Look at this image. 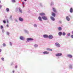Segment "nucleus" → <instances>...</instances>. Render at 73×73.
Instances as JSON below:
<instances>
[{"label": "nucleus", "instance_id": "f257e3e1", "mask_svg": "<svg viewBox=\"0 0 73 73\" xmlns=\"http://www.w3.org/2000/svg\"><path fill=\"white\" fill-rule=\"evenodd\" d=\"M33 39L31 38H27V41H26V42H29V41H33Z\"/></svg>", "mask_w": 73, "mask_h": 73}, {"label": "nucleus", "instance_id": "f03ea898", "mask_svg": "<svg viewBox=\"0 0 73 73\" xmlns=\"http://www.w3.org/2000/svg\"><path fill=\"white\" fill-rule=\"evenodd\" d=\"M42 18L44 20H48V18L47 17L45 16H42Z\"/></svg>", "mask_w": 73, "mask_h": 73}, {"label": "nucleus", "instance_id": "7ed1b4c3", "mask_svg": "<svg viewBox=\"0 0 73 73\" xmlns=\"http://www.w3.org/2000/svg\"><path fill=\"white\" fill-rule=\"evenodd\" d=\"M48 39H49L50 40H52L53 39V35H50L48 36Z\"/></svg>", "mask_w": 73, "mask_h": 73}, {"label": "nucleus", "instance_id": "20e7f679", "mask_svg": "<svg viewBox=\"0 0 73 73\" xmlns=\"http://www.w3.org/2000/svg\"><path fill=\"white\" fill-rule=\"evenodd\" d=\"M62 55V54L60 53H58L56 54V56L57 57H60V56H61Z\"/></svg>", "mask_w": 73, "mask_h": 73}, {"label": "nucleus", "instance_id": "39448f33", "mask_svg": "<svg viewBox=\"0 0 73 73\" xmlns=\"http://www.w3.org/2000/svg\"><path fill=\"white\" fill-rule=\"evenodd\" d=\"M67 57L70 58H72L73 57V56L71 54H68L67 55Z\"/></svg>", "mask_w": 73, "mask_h": 73}, {"label": "nucleus", "instance_id": "423d86ee", "mask_svg": "<svg viewBox=\"0 0 73 73\" xmlns=\"http://www.w3.org/2000/svg\"><path fill=\"white\" fill-rule=\"evenodd\" d=\"M66 20H67V21H70V17L69 16H67L66 17Z\"/></svg>", "mask_w": 73, "mask_h": 73}, {"label": "nucleus", "instance_id": "0eeeda50", "mask_svg": "<svg viewBox=\"0 0 73 73\" xmlns=\"http://www.w3.org/2000/svg\"><path fill=\"white\" fill-rule=\"evenodd\" d=\"M39 15H40V16H41L42 17L44 16L45 15V13H42L39 14Z\"/></svg>", "mask_w": 73, "mask_h": 73}, {"label": "nucleus", "instance_id": "6e6552de", "mask_svg": "<svg viewBox=\"0 0 73 73\" xmlns=\"http://www.w3.org/2000/svg\"><path fill=\"white\" fill-rule=\"evenodd\" d=\"M38 19L40 21H42V17H41L40 16H39L38 17Z\"/></svg>", "mask_w": 73, "mask_h": 73}, {"label": "nucleus", "instance_id": "1a4fd4ad", "mask_svg": "<svg viewBox=\"0 0 73 73\" xmlns=\"http://www.w3.org/2000/svg\"><path fill=\"white\" fill-rule=\"evenodd\" d=\"M69 68L70 69H73V64H70L69 66Z\"/></svg>", "mask_w": 73, "mask_h": 73}, {"label": "nucleus", "instance_id": "9d476101", "mask_svg": "<svg viewBox=\"0 0 73 73\" xmlns=\"http://www.w3.org/2000/svg\"><path fill=\"white\" fill-rule=\"evenodd\" d=\"M48 35L46 34L44 35H43V37L44 38H48Z\"/></svg>", "mask_w": 73, "mask_h": 73}, {"label": "nucleus", "instance_id": "9b49d317", "mask_svg": "<svg viewBox=\"0 0 73 73\" xmlns=\"http://www.w3.org/2000/svg\"><path fill=\"white\" fill-rule=\"evenodd\" d=\"M55 45L57 47H60V45L58 42L55 43Z\"/></svg>", "mask_w": 73, "mask_h": 73}, {"label": "nucleus", "instance_id": "f8f14e48", "mask_svg": "<svg viewBox=\"0 0 73 73\" xmlns=\"http://www.w3.org/2000/svg\"><path fill=\"white\" fill-rule=\"evenodd\" d=\"M50 19L52 21H55V19L52 16L50 17Z\"/></svg>", "mask_w": 73, "mask_h": 73}, {"label": "nucleus", "instance_id": "ddd939ff", "mask_svg": "<svg viewBox=\"0 0 73 73\" xmlns=\"http://www.w3.org/2000/svg\"><path fill=\"white\" fill-rule=\"evenodd\" d=\"M19 20L20 21H23L24 20V19L21 17H19Z\"/></svg>", "mask_w": 73, "mask_h": 73}, {"label": "nucleus", "instance_id": "4468645a", "mask_svg": "<svg viewBox=\"0 0 73 73\" xmlns=\"http://www.w3.org/2000/svg\"><path fill=\"white\" fill-rule=\"evenodd\" d=\"M20 39L21 40H24V38L23 36H21L20 37Z\"/></svg>", "mask_w": 73, "mask_h": 73}, {"label": "nucleus", "instance_id": "2eb2a0df", "mask_svg": "<svg viewBox=\"0 0 73 73\" xmlns=\"http://www.w3.org/2000/svg\"><path fill=\"white\" fill-rule=\"evenodd\" d=\"M19 10L20 13H23V11L20 7H19Z\"/></svg>", "mask_w": 73, "mask_h": 73}, {"label": "nucleus", "instance_id": "dca6fc26", "mask_svg": "<svg viewBox=\"0 0 73 73\" xmlns=\"http://www.w3.org/2000/svg\"><path fill=\"white\" fill-rule=\"evenodd\" d=\"M49 52L48 51H44V52H43V54H49Z\"/></svg>", "mask_w": 73, "mask_h": 73}, {"label": "nucleus", "instance_id": "f3484780", "mask_svg": "<svg viewBox=\"0 0 73 73\" xmlns=\"http://www.w3.org/2000/svg\"><path fill=\"white\" fill-rule=\"evenodd\" d=\"M24 31L26 33H27V34H29V31H28V30L25 29L24 30Z\"/></svg>", "mask_w": 73, "mask_h": 73}, {"label": "nucleus", "instance_id": "a211bd4d", "mask_svg": "<svg viewBox=\"0 0 73 73\" xmlns=\"http://www.w3.org/2000/svg\"><path fill=\"white\" fill-rule=\"evenodd\" d=\"M52 15L53 17H55L56 16V14L53 13V12H52Z\"/></svg>", "mask_w": 73, "mask_h": 73}, {"label": "nucleus", "instance_id": "6ab92c4d", "mask_svg": "<svg viewBox=\"0 0 73 73\" xmlns=\"http://www.w3.org/2000/svg\"><path fill=\"white\" fill-rule=\"evenodd\" d=\"M58 35L59 36H61L62 35V33L61 32H60L58 33Z\"/></svg>", "mask_w": 73, "mask_h": 73}, {"label": "nucleus", "instance_id": "aec40b11", "mask_svg": "<svg viewBox=\"0 0 73 73\" xmlns=\"http://www.w3.org/2000/svg\"><path fill=\"white\" fill-rule=\"evenodd\" d=\"M73 9L72 8H70V13H72L73 12Z\"/></svg>", "mask_w": 73, "mask_h": 73}, {"label": "nucleus", "instance_id": "412c9836", "mask_svg": "<svg viewBox=\"0 0 73 73\" xmlns=\"http://www.w3.org/2000/svg\"><path fill=\"white\" fill-rule=\"evenodd\" d=\"M58 31H61L62 30V27H59L58 28Z\"/></svg>", "mask_w": 73, "mask_h": 73}, {"label": "nucleus", "instance_id": "4be33fe9", "mask_svg": "<svg viewBox=\"0 0 73 73\" xmlns=\"http://www.w3.org/2000/svg\"><path fill=\"white\" fill-rule=\"evenodd\" d=\"M47 50H48L49 51H53V50H52V49H50L49 48H47L46 49Z\"/></svg>", "mask_w": 73, "mask_h": 73}, {"label": "nucleus", "instance_id": "5701e85b", "mask_svg": "<svg viewBox=\"0 0 73 73\" xmlns=\"http://www.w3.org/2000/svg\"><path fill=\"white\" fill-rule=\"evenodd\" d=\"M51 7H52L53 5H54V3L53 2H51L50 4Z\"/></svg>", "mask_w": 73, "mask_h": 73}, {"label": "nucleus", "instance_id": "b1692460", "mask_svg": "<svg viewBox=\"0 0 73 73\" xmlns=\"http://www.w3.org/2000/svg\"><path fill=\"white\" fill-rule=\"evenodd\" d=\"M33 26L35 28H37V25L36 24H34L33 25Z\"/></svg>", "mask_w": 73, "mask_h": 73}, {"label": "nucleus", "instance_id": "393cba45", "mask_svg": "<svg viewBox=\"0 0 73 73\" xmlns=\"http://www.w3.org/2000/svg\"><path fill=\"white\" fill-rule=\"evenodd\" d=\"M6 10L7 12H8L9 11V9L8 8H6Z\"/></svg>", "mask_w": 73, "mask_h": 73}, {"label": "nucleus", "instance_id": "a878e982", "mask_svg": "<svg viewBox=\"0 0 73 73\" xmlns=\"http://www.w3.org/2000/svg\"><path fill=\"white\" fill-rule=\"evenodd\" d=\"M53 10L54 12H55V13H56L57 12L56 11V9H55L54 8H53Z\"/></svg>", "mask_w": 73, "mask_h": 73}, {"label": "nucleus", "instance_id": "bb28decb", "mask_svg": "<svg viewBox=\"0 0 73 73\" xmlns=\"http://www.w3.org/2000/svg\"><path fill=\"white\" fill-rule=\"evenodd\" d=\"M34 46L35 48H37V47H38V45L37 44H35L34 45Z\"/></svg>", "mask_w": 73, "mask_h": 73}, {"label": "nucleus", "instance_id": "cd10ccee", "mask_svg": "<svg viewBox=\"0 0 73 73\" xmlns=\"http://www.w3.org/2000/svg\"><path fill=\"white\" fill-rule=\"evenodd\" d=\"M62 36H65L66 35V33L65 32H63L62 33Z\"/></svg>", "mask_w": 73, "mask_h": 73}, {"label": "nucleus", "instance_id": "c85d7f7f", "mask_svg": "<svg viewBox=\"0 0 73 73\" xmlns=\"http://www.w3.org/2000/svg\"><path fill=\"white\" fill-rule=\"evenodd\" d=\"M9 19L11 20H13V19H12V15L10 16Z\"/></svg>", "mask_w": 73, "mask_h": 73}, {"label": "nucleus", "instance_id": "c756f323", "mask_svg": "<svg viewBox=\"0 0 73 73\" xmlns=\"http://www.w3.org/2000/svg\"><path fill=\"white\" fill-rule=\"evenodd\" d=\"M67 36L68 37H70V33H69L67 34Z\"/></svg>", "mask_w": 73, "mask_h": 73}, {"label": "nucleus", "instance_id": "7c9ffc66", "mask_svg": "<svg viewBox=\"0 0 73 73\" xmlns=\"http://www.w3.org/2000/svg\"><path fill=\"white\" fill-rule=\"evenodd\" d=\"M39 5L40 6V7H42V4L41 3H38Z\"/></svg>", "mask_w": 73, "mask_h": 73}, {"label": "nucleus", "instance_id": "2f4dec72", "mask_svg": "<svg viewBox=\"0 0 73 73\" xmlns=\"http://www.w3.org/2000/svg\"><path fill=\"white\" fill-rule=\"evenodd\" d=\"M3 46L4 47H5V46H6V44H5V43H4L3 44Z\"/></svg>", "mask_w": 73, "mask_h": 73}, {"label": "nucleus", "instance_id": "473e14b6", "mask_svg": "<svg viewBox=\"0 0 73 73\" xmlns=\"http://www.w3.org/2000/svg\"><path fill=\"white\" fill-rule=\"evenodd\" d=\"M2 32L3 33H4V32H5V30L4 29H2Z\"/></svg>", "mask_w": 73, "mask_h": 73}, {"label": "nucleus", "instance_id": "72a5a7b5", "mask_svg": "<svg viewBox=\"0 0 73 73\" xmlns=\"http://www.w3.org/2000/svg\"><path fill=\"white\" fill-rule=\"evenodd\" d=\"M0 28L1 29H3L4 28V27H3V25H1L0 26Z\"/></svg>", "mask_w": 73, "mask_h": 73}, {"label": "nucleus", "instance_id": "f704fd0d", "mask_svg": "<svg viewBox=\"0 0 73 73\" xmlns=\"http://www.w3.org/2000/svg\"><path fill=\"white\" fill-rule=\"evenodd\" d=\"M3 23L4 24H5L6 23V21H5V20H4L3 21Z\"/></svg>", "mask_w": 73, "mask_h": 73}, {"label": "nucleus", "instance_id": "c9c22d12", "mask_svg": "<svg viewBox=\"0 0 73 73\" xmlns=\"http://www.w3.org/2000/svg\"><path fill=\"white\" fill-rule=\"evenodd\" d=\"M6 34L7 35H9V32H7Z\"/></svg>", "mask_w": 73, "mask_h": 73}, {"label": "nucleus", "instance_id": "e433bc0d", "mask_svg": "<svg viewBox=\"0 0 73 73\" xmlns=\"http://www.w3.org/2000/svg\"><path fill=\"white\" fill-rule=\"evenodd\" d=\"M12 3H15V0H12Z\"/></svg>", "mask_w": 73, "mask_h": 73}, {"label": "nucleus", "instance_id": "4c0bfd02", "mask_svg": "<svg viewBox=\"0 0 73 73\" xmlns=\"http://www.w3.org/2000/svg\"><path fill=\"white\" fill-rule=\"evenodd\" d=\"M1 59L2 61H4V58H2Z\"/></svg>", "mask_w": 73, "mask_h": 73}, {"label": "nucleus", "instance_id": "58836bf2", "mask_svg": "<svg viewBox=\"0 0 73 73\" xmlns=\"http://www.w3.org/2000/svg\"><path fill=\"white\" fill-rule=\"evenodd\" d=\"M15 21H16V22H18V21L16 19H15Z\"/></svg>", "mask_w": 73, "mask_h": 73}, {"label": "nucleus", "instance_id": "ea45409f", "mask_svg": "<svg viewBox=\"0 0 73 73\" xmlns=\"http://www.w3.org/2000/svg\"><path fill=\"white\" fill-rule=\"evenodd\" d=\"M10 44L11 46H12V42H10Z\"/></svg>", "mask_w": 73, "mask_h": 73}, {"label": "nucleus", "instance_id": "a19ab883", "mask_svg": "<svg viewBox=\"0 0 73 73\" xmlns=\"http://www.w3.org/2000/svg\"><path fill=\"white\" fill-rule=\"evenodd\" d=\"M6 27H7V28H9V25H6Z\"/></svg>", "mask_w": 73, "mask_h": 73}, {"label": "nucleus", "instance_id": "79ce46f5", "mask_svg": "<svg viewBox=\"0 0 73 73\" xmlns=\"http://www.w3.org/2000/svg\"><path fill=\"white\" fill-rule=\"evenodd\" d=\"M7 24H9V21H8V20H7Z\"/></svg>", "mask_w": 73, "mask_h": 73}, {"label": "nucleus", "instance_id": "37998d69", "mask_svg": "<svg viewBox=\"0 0 73 73\" xmlns=\"http://www.w3.org/2000/svg\"><path fill=\"white\" fill-rule=\"evenodd\" d=\"M71 37L73 38V35H71Z\"/></svg>", "mask_w": 73, "mask_h": 73}, {"label": "nucleus", "instance_id": "c03bdc74", "mask_svg": "<svg viewBox=\"0 0 73 73\" xmlns=\"http://www.w3.org/2000/svg\"><path fill=\"white\" fill-rule=\"evenodd\" d=\"M15 68H16V69H17V65L15 66Z\"/></svg>", "mask_w": 73, "mask_h": 73}, {"label": "nucleus", "instance_id": "a18cd8bd", "mask_svg": "<svg viewBox=\"0 0 73 73\" xmlns=\"http://www.w3.org/2000/svg\"><path fill=\"white\" fill-rule=\"evenodd\" d=\"M59 23H62V22H61V21H59Z\"/></svg>", "mask_w": 73, "mask_h": 73}, {"label": "nucleus", "instance_id": "49530a36", "mask_svg": "<svg viewBox=\"0 0 73 73\" xmlns=\"http://www.w3.org/2000/svg\"><path fill=\"white\" fill-rule=\"evenodd\" d=\"M2 7V5H0V9H1V8Z\"/></svg>", "mask_w": 73, "mask_h": 73}, {"label": "nucleus", "instance_id": "de8ad7c7", "mask_svg": "<svg viewBox=\"0 0 73 73\" xmlns=\"http://www.w3.org/2000/svg\"><path fill=\"white\" fill-rule=\"evenodd\" d=\"M13 63L12 62V63H11V65H13Z\"/></svg>", "mask_w": 73, "mask_h": 73}, {"label": "nucleus", "instance_id": "09e8293b", "mask_svg": "<svg viewBox=\"0 0 73 73\" xmlns=\"http://www.w3.org/2000/svg\"><path fill=\"white\" fill-rule=\"evenodd\" d=\"M2 51L1 49H0V52H1Z\"/></svg>", "mask_w": 73, "mask_h": 73}, {"label": "nucleus", "instance_id": "8fccbe9b", "mask_svg": "<svg viewBox=\"0 0 73 73\" xmlns=\"http://www.w3.org/2000/svg\"><path fill=\"white\" fill-rule=\"evenodd\" d=\"M22 4L23 5V4H24V2H23V3Z\"/></svg>", "mask_w": 73, "mask_h": 73}, {"label": "nucleus", "instance_id": "3c124183", "mask_svg": "<svg viewBox=\"0 0 73 73\" xmlns=\"http://www.w3.org/2000/svg\"><path fill=\"white\" fill-rule=\"evenodd\" d=\"M72 35H73V31H72Z\"/></svg>", "mask_w": 73, "mask_h": 73}, {"label": "nucleus", "instance_id": "603ef678", "mask_svg": "<svg viewBox=\"0 0 73 73\" xmlns=\"http://www.w3.org/2000/svg\"><path fill=\"white\" fill-rule=\"evenodd\" d=\"M13 73H15V71L14 70L13 71Z\"/></svg>", "mask_w": 73, "mask_h": 73}, {"label": "nucleus", "instance_id": "864d4df0", "mask_svg": "<svg viewBox=\"0 0 73 73\" xmlns=\"http://www.w3.org/2000/svg\"><path fill=\"white\" fill-rule=\"evenodd\" d=\"M25 1H27V0H25Z\"/></svg>", "mask_w": 73, "mask_h": 73}, {"label": "nucleus", "instance_id": "5fc2aeb1", "mask_svg": "<svg viewBox=\"0 0 73 73\" xmlns=\"http://www.w3.org/2000/svg\"><path fill=\"white\" fill-rule=\"evenodd\" d=\"M1 3V1L0 0V3Z\"/></svg>", "mask_w": 73, "mask_h": 73}, {"label": "nucleus", "instance_id": "6e6d98bb", "mask_svg": "<svg viewBox=\"0 0 73 73\" xmlns=\"http://www.w3.org/2000/svg\"><path fill=\"white\" fill-rule=\"evenodd\" d=\"M23 8H24V6H23Z\"/></svg>", "mask_w": 73, "mask_h": 73}]
</instances>
